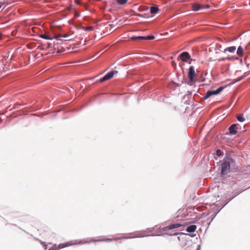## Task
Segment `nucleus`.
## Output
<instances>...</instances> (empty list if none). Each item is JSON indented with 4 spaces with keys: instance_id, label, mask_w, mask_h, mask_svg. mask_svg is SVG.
I'll return each mask as SVG.
<instances>
[{
    "instance_id": "obj_1",
    "label": "nucleus",
    "mask_w": 250,
    "mask_h": 250,
    "mask_svg": "<svg viewBox=\"0 0 250 250\" xmlns=\"http://www.w3.org/2000/svg\"><path fill=\"white\" fill-rule=\"evenodd\" d=\"M118 239V238H104L101 239H93L91 240L88 242H84L83 241H78V240H72L65 243L60 244L58 246L56 245L53 246L52 247L50 248L48 250H58L60 249H63L65 247H67L71 246H73L75 245H78L79 244H84L85 243H90L91 242H98V241H116Z\"/></svg>"
},
{
    "instance_id": "obj_2",
    "label": "nucleus",
    "mask_w": 250,
    "mask_h": 250,
    "mask_svg": "<svg viewBox=\"0 0 250 250\" xmlns=\"http://www.w3.org/2000/svg\"><path fill=\"white\" fill-rule=\"evenodd\" d=\"M221 166V173L225 175L229 172L230 167L234 166V162L232 159L228 157L223 160Z\"/></svg>"
},
{
    "instance_id": "obj_3",
    "label": "nucleus",
    "mask_w": 250,
    "mask_h": 250,
    "mask_svg": "<svg viewBox=\"0 0 250 250\" xmlns=\"http://www.w3.org/2000/svg\"><path fill=\"white\" fill-rule=\"evenodd\" d=\"M223 87H220L216 90L208 91L204 97V99H207L212 95L218 94L223 90Z\"/></svg>"
},
{
    "instance_id": "obj_4",
    "label": "nucleus",
    "mask_w": 250,
    "mask_h": 250,
    "mask_svg": "<svg viewBox=\"0 0 250 250\" xmlns=\"http://www.w3.org/2000/svg\"><path fill=\"white\" fill-rule=\"evenodd\" d=\"M117 73H118L117 71H111V72H109L108 73H107V74H106L102 79H101L100 80V82L102 83V82H104L105 81L111 79L113 77V76L115 74H117Z\"/></svg>"
},
{
    "instance_id": "obj_5",
    "label": "nucleus",
    "mask_w": 250,
    "mask_h": 250,
    "mask_svg": "<svg viewBox=\"0 0 250 250\" xmlns=\"http://www.w3.org/2000/svg\"><path fill=\"white\" fill-rule=\"evenodd\" d=\"M185 226V225L182 223H174L171 225H169L168 226H167L165 227V230H170L173 229H175L179 228L181 227Z\"/></svg>"
},
{
    "instance_id": "obj_6",
    "label": "nucleus",
    "mask_w": 250,
    "mask_h": 250,
    "mask_svg": "<svg viewBox=\"0 0 250 250\" xmlns=\"http://www.w3.org/2000/svg\"><path fill=\"white\" fill-rule=\"evenodd\" d=\"M195 75V72L194 67L193 66H191L189 68V71L188 74V78L190 82L194 81V77Z\"/></svg>"
},
{
    "instance_id": "obj_7",
    "label": "nucleus",
    "mask_w": 250,
    "mask_h": 250,
    "mask_svg": "<svg viewBox=\"0 0 250 250\" xmlns=\"http://www.w3.org/2000/svg\"><path fill=\"white\" fill-rule=\"evenodd\" d=\"M237 125L236 124H232L229 127V133L231 135H235L237 133Z\"/></svg>"
},
{
    "instance_id": "obj_8",
    "label": "nucleus",
    "mask_w": 250,
    "mask_h": 250,
    "mask_svg": "<svg viewBox=\"0 0 250 250\" xmlns=\"http://www.w3.org/2000/svg\"><path fill=\"white\" fill-rule=\"evenodd\" d=\"M179 57L183 62H187V60L190 58V56L188 52H184L181 54Z\"/></svg>"
},
{
    "instance_id": "obj_9",
    "label": "nucleus",
    "mask_w": 250,
    "mask_h": 250,
    "mask_svg": "<svg viewBox=\"0 0 250 250\" xmlns=\"http://www.w3.org/2000/svg\"><path fill=\"white\" fill-rule=\"evenodd\" d=\"M205 7L204 5H202L199 3H194L192 4V8L194 11H198L201 8Z\"/></svg>"
},
{
    "instance_id": "obj_10",
    "label": "nucleus",
    "mask_w": 250,
    "mask_h": 250,
    "mask_svg": "<svg viewBox=\"0 0 250 250\" xmlns=\"http://www.w3.org/2000/svg\"><path fill=\"white\" fill-rule=\"evenodd\" d=\"M197 229V227L196 225H192L188 226L187 229L186 231L188 232H194Z\"/></svg>"
},
{
    "instance_id": "obj_11",
    "label": "nucleus",
    "mask_w": 250,
    "mask_h": 250,
    "mask_svg": "<svg viewBox=\"0 0 250 250\" xmlns=\"http://www.w3.org/2000/svg\"><path fill=\"white\" fill-rule=\"evenodd\" d=\"M237 54L239 57H242L244 54V49L241 46H239L237 50Z\"/></svg>"
},
{
    "instance_id": "obj_12",
    "label": "nucleus",
    "mask_w": 250,
    "mask_h": 250,
    "mask_svg": "<svg viewBox=\"0 0 250 250\" xmlns=\"http://www.w3.org/2000/svg\"><path fill=\"white\" fill-rule=\"evenodd\" d=\"M236 50V47L234 46H230L225 49L224 53H226V51H229L230 53H234Z\"/></svg>"
},
{
    "instance_id": "obj_13",
    "label": "nucleus",
    "mask_w": 250,
    "mask_h": 250,
    "mask_svg": "<svg viewBox=\"0 0 250 250\" xmlns=\"http://www.w3.org/2000/svg\"><path fill=\"white\" fill-rule=\"evenodd\" d=\"M159 10V8L156 6H152L150 9V13L152 14H156Z\"/></svg>"
},
{
    "instance_id": "obj_14",
    "label": "nucleus",
    "mask_w": 250,
    "mask_h": 250,
    "mask_svg": "<svg viewBox=\"0 0 250 250\" xmlns=\"http://www.w3.org/2000/svg\"><path fill=\"white\" fill-rule=\"evenodd\" d=\"M237 119L240 122H243L245 120L242 115H238L237 116Z\"/></svg>"
},
{
    "instance_id": "obj_15",
    "label": "nucleus",
    "mask_w": 250,
    "mask_h": 250,
    "mask_svg": "<svg viewBox=\"0 0 250 250\" xmlns=\"http://www.w3.org/2000/svg\"><path fill=\"white\" fill-rule=\"evenodd\" d=\"M131 39L132 40H144V36H138V37H131Z\"/></svg>"
},
{
    "instance_id": "obj_16",
    "label": "nucleus",
    "mask_w": 250,
    "mask_h": 250,
    "mask_svg": "<svg viewBox=\"0 0 250 250\" xmlns=\"http://www.w3.org/2000/svg\"><path fill=\"white\" fill-rule=\"evenodd\" d=\"M128 0H116L117 2L121 5L125 4L127 2Z\"/></svg>"
},
{
    "instance_id": "obj_17",
    "label": "nucleus",
    "mask_w": 250,
    "mask_h": 250,
    "mask_svg": "<svg viewBox=\"0 0 250 250\" xmlns=\"http://www.w3.org/2000/svg\"><path fill=\"white\" fill-rule=\"evenodd\" d=\"M40 37H41L42 39H46V40H50L52 39V38L51 37H50L49 36L46 35L45 34H41L40 35Z\"/></svg>"
},
{
    "instance_id": "obj_18",
    "label": "nucleus",
    "mask_w": 250,
    "mask_h": 250,
    "mask_svg": "<svg viewBox=\"0 0 250 250\" xmlns=\"http://www.w3.org/2000/svg\"><path fill=\"white\" fill-rule=\"evenodd\" d=\"M154 38H155V37L153 36H147L146 37H144V40H153Z\"/></svg>"
},
{
    "instance_id": "obj_19",
    "label": "nucleus",
    "mask_w": 250,
    "mask_h": 250,
    "mask_svg": "<svg viewBox=\"0 0 250 250\" xmlns=\"http://www.w3.org/2000/svg\"><path fill=\"white\" fill-rule=\"evenodd\" d=\"M216 154L218 155V156H220L222 155V151L220 150V149H218L217 151H216Z\"/></svg>"
},
{
    "instance_id": "obj_20",
    "label": "nucleus",
    "mask_w": 250,
    "mask_h": 250,
    "mask_svg": "<svg viewBox=\"0 0 250 250\" xmlns=\"http://www.w3.org/2000/svg\"><path fill=\"white\" fill-rule=\"evenodd\" d=\"M92 28H93V27H91V26H89V27H87L86 28V30H92Z\"/></svg>"
},
{
    "instance_id": "obj_21",
    "label": "nucleus",
    "mask_w": 250,
    "mask_h": 250,
    "mask_svg": "<svg viewBox=\"0 0 250 250\" xmlns=\"http://www.w3.org/2000/svg\"><path fill=\"white\" fill-rule=\"evenodd\" d=\"M80 16V13L76 12L75 14V17H79Z\"/></svg>"
},
{
    "instance_id": "obj_22",
    "label": "nucleus",
    "mask_w": 250,
    "mask_h": 250,
    "mask_svg": "<svg viewBox=\"0 0 250 250\" xmlns=\"http://www.w3.org/2000/svg\"><path fill=\"white\" fill-rule=\"evenodd\" d=\"M75 2L77 4H80V0H75Z\"/></svg>"
},
{
    "instance_id": "obj_23",
    "label": "nucleus",
    "mask_w": 250,
    "mask_h": 250,
    "mask_svg": "<svg viewBox=\"0 0 250 250\" xmlns=\"http://www.w3.org/2000/svg\"><path fill=\"white\" fill-rule=\"evenodd\" d=\"M227 60H232L233 59L232 57H228L227 59H226Z\"/></svg>"
},
{
    "instance_id": "obj_24",
    "label": "nucleus",
    "mask_w": 250,
    "mask_h": 250,
    "mask_svg": "<svg viewBox=\"0 0 250 250\" xmlns=\"http://www.w3.org/2000/svg\"><path fill=\"white\" fill-rule=\"evenodd\" d=\"M2 36L1 34V33H0V40H2Z\"/></svg>"
},
{
    "instance_id": "obj_25",
    "label": "nucleus",
    "mask_w": 250,
    "mask_h": 250,
    "mask_svg": "<svg viewBox=\"0 0 250 250\" xmlns=\"http://www.w3.org/2000/svg\"><path fill=\"white\" fill-rule=\"evenodd\" d=\"M172 64L173 65H176L175 63V62H173V61L172 62Z\"/></svg>"
},
{
    "instance_id": "obj_26",
    "label": "nucleus",
    "mask_w": 250,
    "mask_h": 250,
    "mask_svg": "<svg viewBox=\"0 0 250 250\" xmlns=\"http://www.w3.org/2000/svg\"><path fill=\"white\" fill-rule=\"evenodd\" d=\"M209 7V5H207L206 6V7H207V8H208Z\"/></svg>"
},
{
    "instance_id": "obj_27",
    "label": "nucleus",
    "mask_w": 250,
    "mask_h": 250,
    "mask_svg": "<svg viewBox=\"0 0 250 250\" xmlns=\"http://www.w3.org/2000/svg\"><path fill=\"white\" fill-rule=\"evenodd\" d=\"M178 234V233H174V235H177Z\"/></svg>"
},
{
    "instance_id": "obj_28",
    "label": "nucleus",
    "mask_w": 250,
    "mask_h": 250,
    "mask_svg": "<svg viewBox=\"0 0 250 250\" xmlns=\"http://www.w3.org/2000/svg\"><path fill=\"white\" fill-rule=\"evenodd\" d=\"M226 60V59H222L221 60H222V61H224V60Z\"/></svg>"
},
{
    "instance_id": "obj_29",
    "label": "nucleus",
    "mask_w": 250,
    "mask_h": 250,
    "mask_svg": "<svg viewBox=\"0 0 250 250\" xmlns=\"http://www.w3.org/2000/svg\"><path fill=\"white\" fill-rule=\"evenodd\" d=\"M1 5L0 4V8H1Z\"/></svg>"
},
{
    "instance_id": "obj_30",
    "label": "nucleus",
    "mask_w": 250,
    "mask_h": 250,
    "mask_svg": "<svg viewBox=\"0 0 250 250\" xmlns=\"http://www.w3.org/2000/svg\"><path fill=\"white\" fill-rule=\"evenodd\" d=\"M245 49H247V46H246V47H245Z\"/></svg>"
}]
</instances>
